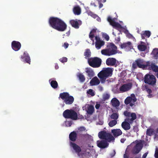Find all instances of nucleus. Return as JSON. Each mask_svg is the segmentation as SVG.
Returning <instances> with one entry per match:
<instances>
[{
    "label": "nucleus",
    "instance_id": "1",
    "mask_svg": "<svg viewBox=\"0 0 158 158\" xmlns=\"http://www.w3.org/2000/svg\"><path fill=\"white\" fill-rule=\"evenodd\" d=\"M48 23L50 27L58 31H64L67 29V24L58 18L51 17L49 19Z\"/></svg>",
    "mask_w": 158,
    "mask_h": 158
},
{
    "label": "nucleus",
    "instance_id": "2",
    "mask_svg": "<svg viewBox=\"0 0 158 158\" xmlns=\"http://www.w3.org/2000/svg\"><path fill=\"white\" fill-rule=\"evenodd\" d=\"M48 23L50 27L58 31H64L67 29V24L58 18L51 17L49 19Z\"/></svg>",
    "mask_w": 158,
    "mask_h": 158
},
{
    "label": "nucleus",
    "instance_id": "3",
    "mask_svg": "<svg viewBox=\"0 0 158 158\" xmlns=\"http://www.w3.org/2000/svg\"><path fill=\"white\" fill-rule=\"evenodd\" d=\"M111 132L114 136L110 133L103 131L99 132L98 134V136L100 139H105L107 142H110L114 140V137H116L122 134L120 129H113L111 130Z\"/></svg>",
    "mask_w": 158,
    "mask_h": 158
},
{
    "label": "nucleus",
    "instance_id": "4",
    "mask_svg": "<svg viewBox=\"0 0 158 158\" xmlns=\"http://www.w3.org/2000/svg\"><path fill=\"white\" fill-rule=\"evenodd\" d=\"M123 115L127 118L122 123V127L123 128H130V124H131L133 121L136 119V115L135 113H131L127 110L124 112Z\"/></svg>",
    "mask_w": 158,
    "mask_h": 158
},
{
    "label": "nucleus",
    "instance_id": "5",
    "mask_svg": "<svg viewBox=\"0 0 158 158\" xmlns=\"http://www.w3.org/2000/svg\"><path fill=\"white\" fill-rule=\"evenodd\" d=\"M117 47L113 43H109L106 46V48L101 50V53L104 55L110 56L116 54L118 53Z\"/></svg>",
    "mask_w": 158,
    "mask_h": 158
},
{
    "label": "nucleus",
    "instance_id": "6",
    "mask_svg": "<svg viewBox=\"0 0 158 158\" xmlns=\"http://www.w3.org/2000/svg\"><path fill=\"white\" fill-rule=\"evenodd\" d=\"M59 98L63 100V102L66 105H71L74 102V98L73 96L70 95L69 93L64 92L60 94Z\"/></svg>",
    "mask_w": 158,
    "mask_h": 158
},
{
    "label": "nucleus",
    "instance_id": "7",
    "mask_svg": "<svg viewBox=\"0 0 158 158\" xmlns=\"http://www.w3.org/2000/svg\"><path fill=\"white\" fill-rule=\"evenodd\" d=\"M144 81L145 83L154 87L156 85V80L154 75L147 74L144 76Z\"/></svg>",
    "mask_w": 158,
    "mask_h": 158
},
{
    "label": "nucleus",
    "instance_id": "8",
    "mask_svg": "<svg viewBox=\"0 0 158 158\" xmlns=\"http://www.w3.org/2000/svg\"><path fill=\"white\" fill-rule=\"evenodd\" d=\"M88 61L89 65L94 68L99 67L102 63L101 59L96 57L88 59Z\"/></svg>",
    "mask_w": 158,
    "mask_h": 158
},
{
    "label": "nucleus",
    "instance_id": "9",
    "mask_svg": "<svg viewBox=\"0 0 158 158\" xmlns=\"http://www.w3.org/2000/svg\"><path fill=\"white\" fill-rule=\"evenodd\" d=\"M144 61L143 59L139 58L134 62L132 64V68L135 69L138 67L140 68H142L143 69H145L147 68V66L148 65V62L146 64H144Z\"/></svg>",
    "mask_w": 158,
    "mask_h": 158
},
{
    "label": "nucleus",
    "instance_id": "10",
    "mask_svg": "<svg viewBox=\"0 0 158 158\" xmlns=\"http://www.w3.org/2000/svg\"><path fill=\"white\" fill-rule=\"evenodd\" d=\"M107 21L109 22L111 25L118 31H119V29L123 28V27L121 24L115 22V18L112 19L110 16H109L107 18Z\"/></svg>",
    "mask_w": 158,
    "mask_h": 158
},
{
    "label": "nucleus",
    "instance_id": "11",
    "mask_svg": "<svg viewBox=\"0 0 158 158\" xmlns=\"http://www.w3.org/2000/svg\"><path fill=\"white\" fill-rule=\"evenodd\" d=\"M69 23L73 27L77 29L82 24V22L81 20L76 19L70 20L69 21Z\"/></svg>",
    "mask_w": 158,
    "mask_h": 158
},
{
    "label": "nucleus",
    "instance_id": "12",
    "mask_svg": "<svg viewBox=\"0 0 158 158\" xmlns=\"http://www.w3.org/2000/svg\"><path fill=\"white\" fill-rule=\"evenodd\" d=\"M143 147V144L142 141L140 140L139 142L136 144L132 150V152L133 154L138 153L141 150Z\"/></svg>",
    "mask_w": 158,
    "mask_h": 158
},
{
    "label": "nucleus",
    "instance_id": "13",
    "mask_svg": "<svg viewBox=\"0 0 158 158\" xmlns=\"http://www.w3.org/2000/svg\"><path fill=\"white\" fill-rule=\"evenodd\" d=\"M132 86V84L131 83L123 84L120 87L119 90L122 92L128 91L131 89Z\"/></svg>",
    "mask_w": 158,
    "mask_h": 158
},
{
    "label": "nucleus",
    "instance_id": "14",
    "mask_svg": "<svg viewBox=\"0 0 158 158\" xmlns=\"http://www.w3.org/2000/svg\"><path fill=\"white\" fill-rule=\"evenodd\" d=\"M98 76L100 79L101 83H105L106 78L108 77L103 70L98 73Z\"/></svg>",
    "mask_w": 158,
    "mask_h": 158
},
{
    "label": "nucleus",
    "instance_id": "15",
    "mask_svg": "<svg viewBox=\"0 0 158 158\" xmlns=\"http://www.w3.org/2000/svg\"><path fill=\"white\" fill-rule=\"evenodd\" d=\"M21 43L19 41H13L11 43V47L15 51L19 50L21 48Z\"/></svg>",
    "mask_w": 158,
    "mask_h": 158
},
{
    "label": "nucleus",
    "instance_id": "16",
    "mask_svg": "<svg viewBox=\"0 0 158 158\" xmlns=\"http://www.w3.org/2000/svg\"><path fill=\"white\" fill-rule=\"evenodd\" d=\"M131 97H128L125 100L124 103L126 105H128L131 102L134 103L136 101V98L134 94H131Z\"/></svg>",
    "mask_w": 158,
    "mask_h": 158
},
{
    "label": "nucleus",
    "instance_id": "17",
    "mask_svg": "<svg viewBox=\"0 0 158 158\" xmlns=\"http://www.w3.org/2000/svg\"><path fill=\"white\" fill-rule=\"evenodd\" d=\"M148 65L147 66V67H148V69L152 70L155 72L158 71V66L156 65L155 63H151L150 62L148 61Z\"/></svg>",
    "mask_w": 158,
    "mask_h": 158
},
{
    "label": "nucleus",
    "instance_id": "18",
    "mask_svg": "<svg viewBox=\"0 0 158 158\" xmlns=\"http://www.w3.org/2000/svg\"><path fill=\"white\" fill-rule=\"evenodd\" d=\"M116 63V60L114 58H109L106 61V64L108 66H114Z\"/></svg>",
    "mask_w": 158,
    "mask_h": 158
},
{
    "label": "nucleus",
    "instance_id": "19",
    "mask_svg": "<svg viewBox=\"0 0 158 158\" xmlns=\"http://www.w3.org/2000/svg\"><path fill=\"white\" fill-rule=\"evenodd\" d=\"M142 89L143 91H146L148 94V98H151L153 97V95L152 94V90L150 89L149 88L147 85H145L144 86H143Z\"/></svg>",
    "mask_w": 158,
    "mask_h": 158
},
{
    "label": "nucleus",
    "instance_id": "20",
    "mask_svg": "<svg viewBox=\"0 0 158 158\" xmlns=\"http://www.w3.org/2000/svg\"><path fill=\"white\" fill-rule=\"evenodd\" d=\"M109 145V143L105 140H101L97 142L98 146L102 148H104L107 147Z\"/></svg>",
    "mask_w": 158,
    "mask_h": 158
},
{
    "label": "nucleus",
    "instance_id": "21",
    "mask_svg": "<svg viewBox=\"0 0 158 158\" xmlns=\"http://www.w3.org/2000/svg\"><path fill=\"white\" fill-rule=\"evenodd\" d=\"M21 59H24L26 63L30 64L31 59L28 54L26 52H25L23 53V56H22L21 57Z\"/></svg>",
    "mask_w": 158,
    "mask_h": 158
},
{
    "label": "nucleus",
    "instance_id": "22",
    "mask_svg": "<svg viewBox=\"0 0 158 158\" xmlns=\"http://www.w3.org/2000/svg\"><path fill=\"white\" fill-rule=\"evenodd\" d=\"M85 70V72L87 73V76L90 79H91L94 75V72L91 68H86Z\"/></svg>",
    "mask_w": 158,
    "mask_h": 158
},
{
    "label": "nucleus",
    "instance_id": "23",
    "mask_svg": "<svg viewBox=\"0 0 158 158\" xmlns=\"http://www.w3.org/2000/svg\"><path fill=\"white\" fill-rule=\"evenodd\" d=\"M104 72L108 77L111 76L112 75L113 69L109 67L103 68L102 69Z\"/></svg>",
    "mask_w": 158,
    "mask_h": 158
},
{
    "label": "nucleus",
    "instance_id": "24",
    "mask_svg": "<svg viewBox=\"0 0 158 158\" xmlns=\"http://www.w3.org/2000/svg\"><path fill=\"white\" fill-rule=\"evenodd\" d=\"M71 146H72L74 150L77 153H79L81 151V149L80 147L75 143L71 142Z\"/></svg>",
    "mask_w": 158,
    "mask_h": 158
},
{
    "label": "nucleus",
    "instance_id": "25",
    "mask_svg": "<svg viewBox=\"0 0 158 158\" xmlns=\"http://www.w3.org/2000/svg\"><path fill=\"white\" fill-rule=\"evenodd\" d=\"M111 103L113 106L116 107L119 106L120 102L116 98H114L111 100Z\"/></svg>",
    "mask_w": 158,
    "mask_h": 158
},
{
    "label": "nucleus",
    "instance_id": "26",
    "mask_svg": "<svg viewBox=\"0 0 158 158\" xmlns=\"http://www.w3.org/2000/svg\"><path fill=\"white\" fill-rule=\"evenodd\" d=\"M100 81L97 77H95L92 79L90 82L92 85H97L99 84Z\"/></svg>",
    "mask_w": 158,
    "mask_h": 158
},
{
    "label": "nucleus",
    "instance_id": "27",
    "mask_svg": "<svg viewBox=\"0 0 158 158\" xmlns=\"http://www.w3.org/2000/svg\"><path fill=\"white\" fill-rule=\"evenodd\" d=\"M77 118V114L76 112L73 110H71L69 118L73 120H76Z\"/></svg>",
    "mask_w": 158,
    "mask_h": 158
},
{
    "label": "nucleus",
    "instance_id": "28",
    "mask_svg": "<svg viewBox=\"0 0 158 158\" xmlns=\"http://www.w3.org/2000/svg\"><path fill=\"white\" fill-rule=\"evenodd\" d=\"M77 138V134L76 132L73 131L71 132L69 135L70 139L72 141H75Z\"/></svg>",
    "mask_w": 158,
    "mask_h": 158
},
{
    "label": "nucleus",
    "instance_id": "29",
    "mask_svg": "<svg viewBox=\"0 0 158 158\" xmlns=\"http://www.w3.org/2000/svg\"><path fill=\"white\" fill-rule=\"evenodd\" d=\"M71 110L67 109L64 111L63 115L66 118H69Z\"/></svg>",
    "mask_w": 158,
    "mask_h": 158
},
{
    "label": "nucleus",
    "instance_id": "30",
    "mask_svg": "<svg viewBox=\"0 0 158 158\" xmlns=\"http://www.w3.org/2000/svg\"><path fill=\"white\" fill-rule=\"evenodd\" d=\"M73 11L74 14L79 15L81 12V8L78 6H76L73 8Z\"/></svg>",
    "mask_w": 158,
    "mask_h": 158
},
{
    "label": "nucleus",
    "instance_id": "31",
    "mask_svg": "<svg viewBox=\"0 0 158 158\" xmlns=\"http://www.w3.org/2000/svg\"><path fill=\"white\" fill-rule=\"evenodd\" d=\"M105 42L104 41H100L99 42H95V46L97 49H99L101 47L104 45Z\"/></svg>",
    "mask_w": 158,
    "mask_h": 158
},
{
    "label": "nucleus",
    "instance_id": "32",
    "mask_svg": "<svg viewBox=\"0 0 158 158\" xmlns=\"http://www.w3.org/2000/svg\"><path fill=\"white\" fill-rule=\"evenodd\" d=\"M131 43L130 42H128L127 43H123L121 44L120 47L121 48H131Z\"/></svg>",
    "mask_w": 158,
    "mask_h": 158
},
{
    "label": "nucleus",
    "instance_id": "33",
    "mask_svg": "<svg viewBox=\"0 0 158 158\" xmlns=\"http://www.w3.org/2000/svg\"><path fill=\"white\" fill-rule=\"evenodd\" d=\"M151 55H152L155 59H158V49L156 48L154 49L151 53Z\"/></svg>",
    "mask_w": 158,
    "mask_h": 158
},
{
    "label": "nucleus",
    "instance_id": "34",
    "mask_svg": "<svg viewBox=\"0 0 158 158\" xmlns=\"http://www.w3.org/2000/svg\"><path fill=\"white\" fill-rule=\"evenodd\" d=\"M91 52L89 49H87L85 50L84 53V56H85V58L86 59H89L91 56Z\"/></svg>",
    "mask_w": 158,
    "mask_h": 158
},
{
    "label": "nucleus",
    "instance_id": "35",
    "mask_svg": "<svg viewBox=\"0 0 158 158\" xmlns=\"http://www.w3.org/2000/svg\"><path fill=\"white\" fill-rule=\"evenodd\" d=\"M94 111V108L92 105H90L87 108V113L89 114H92Z\"/></svg>",
    "mask_w": 158,
    "mask_h": 158
},
{
    "label": "nucleus",
    "instance_id": "36",
    "mask_svg": "<svg viewBox=\"0 0 158 158\" xmlns=\"http://www.w3.org/2000/svg\"><path fill=\"white\" fill-rule=\"evenodd\" d=\"M137 47L139 50L141 51H144L147 48V46L143 44H139Z\"/></svg>",
    "mask_w": 158,
    "mask_h": 158
},
{
    "label": "nucleus",
    "instance_id": "37",
    "mask_svg": "<svg viewBox=\"0 0 158 158\" xmlns=\"http://www.w3.org/2000/svg\"><path fill=\"white\" fill-rule=\"evenodd\" d=\"M156 134L155 133L154 129H147L146 131V135L148 136H151Z\"/></svg>",
    "mask_w": 158,
    "mask_h": 158
},
{
    "label": "nucleus",
    "instance_id": "38",
    "mask_svg": "<svg viewBox=\"0 0 158 158\" xmlns=\"http://www.w3.org/2000/svg\"><path fill=\"white\" fill-rule=\"evenodd\" d=\"M50 83L51 87L54 89H56L58 86V83L56 81L52 80Z\"/></svg>",
    "mask_w": 158,
    "mask_h": 158
},
{
    "label": "nucleus",
    "instance_id": "39",
    "mask_svg": "<svg viewBox=\"0 0 158 158\" xmlns=\"http://www.w3.org/2000/svg\"><path fill=\"white\" fill-rule=\"evenodd\" d=\"M78 76L81 82H83L85 81V77L82 73H80L79 74Z\"/></svg>",
    "mask_w": 158,
    "mask_h": 158
},
{
    "label": "nucleus",
    "instance_id": "40",
    "mask_svg": "<svg viewBox=\"0 0 158 158\" xmlns=\"http://www.w3.org/2000/svg\"><path fill=\"white\" fill-rule=\"evenodd\" d=\"M118 117V115L116 113H113L111 115L110 118L112 119H117Z\"/></svg>",
    "mask_w": 158,
    "mask_h": 158
},
{
    "label": "nucleus",
    "instance_id": "41",
    "mask_svg": "<svg viewBox=\"0 0 158 158\" xmlns=\"http://www.w3.org/2000/svg\"><path fill=\"white\" fill-rule=\"evenodd\" d=\"M117 123V121L116 120H112L109 123V125L110 127H112L115 125Z\"/></svg>",
    "mask_w": 158,
    "mask_h": 158
},
{
    "label": "nucleus",
    "instance_id": "42",
    "mask_svg": "<svg viewBox=\"0 0 158 158\" xmlns=\"http://www.w3.org/2000/svg\"><path fill=\"white\" fill-rule=\"evenodd\" d=\"M142 32L143 33V35H144L146 36H147L148 38H149L151 35V32L149 31H143Z\"/></svg>",
    "mask_w": 158,
    "mask_h": 158
},
{
    "label": "nucleus",
    "instance_id": "43",
    "mask_svg": "<svg viewBox=\"0 0 158 158\" xmlns=\"http://www.w3.org/2000/svg\"><path fill=\"white\" fill-rule=\"evenodd\" d=\"M87 93L91 95L92 96H93L95 95L93 89H89L87 92Z\"/></svg>",
    "mask_w": 158,
    "mask_h": 158
},
{
    "label": "nucleus",
    "instance_id": "44",
    "mask_svg": "<svg viewBox=\"0 0 158 158\" xmlns=\"http://www.w3.org/2000/svg\"><path fill=\"white\" fill-rule=\"evenodd\" d=\"M110 97V95L108 94H105L103 95V98L104 100L108 99Z\"/></svg>",
    "mask_w": 158,
    "mask_h": 158
},
{
    "label": "nucleus",
    "instance_id": "45",
    "mask_svg": "<svg viewBox=\"0 0 158 158\" xmlns=\"http://www.w3.org/2000/svg\"><path fill=\"white\" fill-rule=\"evenodd\" d=\"M72 124V122L71 121H67L65 122V125L66 127L71 126Z\"/></svg>",
    "mask_w": 158,
    "mask_h": 158
},
{
    "label": "nucleus",
    "instance_id": "46",
    "mask_svg": "<svg viewBox=\"0 0 158 158\" xmlns=\"http://www.w3.org/2000/svg\"><path fill=\"white\" fill-rule=\"evenodd\" d=\"M60 60L62 63L66 62L67 61V58L65 57H63L60 59Z\"/></svg>",
    "mask_w": 158,
    "mask_h": 158
},
{
    "label": "nucleus",
    "instance_id": "47",
    "mask_svg": "<svg viewBox=\"0 0 158 158\" xmlns=\"http://www.w3.org/2000/svg\"><path fill=\"white\" fill-rule=\"evenodd\" d=\"M155 156L156 158H158V148H156V149Z\"/></svg>",
    "mask_w": 158,
    "mask_h": 158
},
{
    "label": "nucleus",
    "instance_id": "48",
    "mask_svg": "<svg viewBox=\"0 0 158 158\" xmlns=\"http://www.w3.org/2000/svg\"><path fill=\"white\" fill-rule=\"evenodd\" d=\"M95 39L96 40V42H99V41H102V40H100V37H99V36H96L95 37Z\"/></svg>",
    "mask_w": 158,
    "mask_h": 158
},
{
    "label": "nucleus",
    "instance_id": "49",
    "mask_svg": "<svg viewBox=\"0 0 158 158\" xmlns=\"http://www.w3.org/2000/svg\"><path fill=\"white\" fill-rule=\"evenodd\" d=\"M94 35L92 33H90L89 34V37L91 40H92L94 38Z\"/></svg>",
    "mask_w": 158,
    "mask_h": 158
},
{
    "label": "nucleus",
    "instance_id": "50",
    "mask_svg": "<svg viewBox=\"0 0 158 158\" xmlns=\"http://www.w3.org/2000/svg\"><path fill=\"white\" fill-rule=\"evenodd\" d=\"M115 154V151H114L112 153L110 154V157H113Z\"/></svg>",
    "mask_w": 158,
    "mask_h": 158
},
{
    "label": "nucleus",
    "instance_id": "51",
    "mask_svg": "<svg viewBox=\"0 0 158 158\" xmlns=\"http://www.w3.org/2000/svg\"><path fill=\"white\" fill-rule=\"evenodd\" d=\"M148 153V151L147 152H145L143 155L142 158H146Z\"/></svg>",
    "mask_w": 158,
    "mask_h": 158
},
{
    "label": "nucleus",
    "instance_id": "52",
    "mask_svg": "<svg viewBox=\"0 0 158 158\" xmlns=\"http://www.w3.org/2000/svg\"><path fill=\"white\" fill-rule=\"evenodd\" d=\"M69 45V44L68 43H65L64 44L63 46L64 47V48L65 49H66L67 48H68Z\"/></svg>",
    "mask_w": 158,
    "mask_h": 158
},
{
    "label": "nucleus",
    "instance_id": "53",
    "mask_svg": "<svg viewBox=\"0 0 158 158\" xmlns=\"http://www.w3.org/2000/svg\"><path fill=\"white\" fill-rule=\"evenodd\" d=\"M100 104H99V103H96L95 106V108L97 109H98L99 108L100 106Z\"/></svg>",
    "mask_w": 158,
    "mask_h": 158
},
{
    "label": "nucleus",
    "instance_id": "54",
    "mask_svg": "<svg viewBox=\"0 0 158 158\" xmlns=\"http://www.w3.org/2000/svg\"><path fill=\"white\" fill-rule=\"evenodd\" d=\"M105 38L107 41H108L109 39V37L108 35L106 34L105 36Z\"/></svg>",
    "mask_w": 158,
    "mask_h": 158
},
{
    "label": "nucleus",
    "instance_id": "55",
    "mask_svg": "<svg viewBox=\"0 0 158 158\" xmlns=\"http://www.w3.org/2000/svg\"><path fill=\"white\" fill-rule=\"evenodd\" d=\"M98 88L99 90L100 91H102L103 90V88L102 86H98Z\"/></svg>",
    "mask_w": 158,
    "mask_h": 158
},
{
    "label": "nucleus",
    "instance_id": "56",
    "mask_svg": "<svg viewBox=\"0 0 158 158\" xmlns=\"http://www.w3.org/2000/svg\"><path fill=\"white\" fill-rule=\"evenodd\" d=\"M141 36L142 39H144L145 38V37L146 36H145V35H143V33L142 32L141 33Z\"/></svg>",
    "mask_w": 158,
    "mask_h": 158
},
{
    "label": "nucleus",
    "instance_id": "57",
    "mask_svg": "<svg viewBox=\"0 0 158 158\" xmlns=\"http://www.w3.org/2000/svg\"><path fill=\"white\" fill-rule=\"evenodd\" d=\"M158 136V129H157L156 131V134L155 135V138H157Z\"/></svg>",
    "mask_w": 158,
    "mask_h": 158
},
{
    "label": "nucleus",
    "instance_id": "58",
    "mask_svg": "<svg viewBox=\"0 0 158 158\" xmlns=\"http://www.w3.org/2000/svg\"><path fill=\"white\" fill-rule=\"evenodd\" d=\"M125 140H126V139L123 138V139H121L120 140V141H121V143H124V142H125Z\"/></svg>",
    "mask_w": 158,
    "mask_h": 158
},
{
    "label": "nucleus",
    "instance_id": "59",
    "mask_svg": "<svg viewBox=\"0 0 158 158\" xmlns=\"http://www.w3.org/2000/svg\"><path fill=\"white\" fill-rule=\"evenodd\" d=\"M99 8H101L102 7V6H103V5L102 3H101L100 2H99Z\"/></svg>",
    "mask_w": 158,
    "mask_h": 158
},
{
    "label": "nucleus",
    "instance_id": "60",
    "mask_svg": "<svg viewBox=\"0 0 158 158\" xmlns=\"http://www.w3.org/2000/svg\"><path fill=\"white\" fill-rule=\"evenodd\" d=\"M96 32V30L95 29H93L91 31H90V33H95Z\"/></svg>",
    "mask_w": 158,
    "mask_h": 158
},
{
    "label": "nucleus",
    "instance_id": "61",
    "mask_svg": "<svg viewBox=\"0 0 158 158\" xmlns=\"http://www.w3.org/2000/svg\"><path fill=\"white\" fill-rule=\"evenodd\" d=\"M127 36H128V37H129V38H131L132 37H133V36L132 35H131V34H130V33H129L127 35Z\"/></svg>",
    "mask_w": 158,
    "mask_h": 158
},
{
    "label": "nucleus",
    "instance_id": "62",
    "mask_svg": "<svg viewBox=\"0 0 158 158\" xmlns=\"http://www.w3.org/2000/svg\"><path fill=\"white\" fill-rule=\"evenodd\" d=\"M55 68L56 69H57L59 68V66L57 64H55Z\"/></svg>",
    "mask_w": 158,
    "mask_h": 158
},
{
    "label": "nucleus",
    "instance_id": "63",
    "mask_svg": "<svg viewBox=\"0 0 158 158\" xmlns=\"http://www.w3.org/2000/svg\"><path fill=\"white\" fill-rule=\"evenodd\" d=\"M133 102H131L130 103H129L130 104V106L132 107L134 105V104H133Z\"/></svg>",
    "mask_w": 158,
    "mask_h": 158
},
{
    "label": "nucleus",
    "instance_id": "64",
    "mask_svg": "<svg viewBox=\"0 0 158 158\" xmlns=\"http://www.w3.org/2000/svg\"><path fill=\"white\" fill-rule=\"evenodd\" d=\"M88 14L91 16H92L93 15V13L91 12H89Z\"/></svg>",
    "mask_w": 158,
    "mask_h": 158
}]
</instances>
